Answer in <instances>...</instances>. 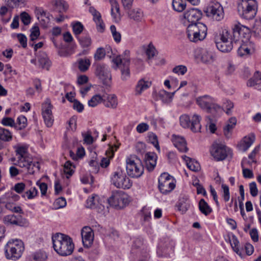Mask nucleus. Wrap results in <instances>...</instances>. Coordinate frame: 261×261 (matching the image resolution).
<instances>
[{"label":"nucleus","instance_id":"cd10ccee","mask_svg":"<svg viewBox=\"0 0 261 261\" xmlns=\"http://www.w3.org/2000/svg\"><path fill=\"white\" fill-rule=\"evenodd\" d=\"M81 72H85L88 70L91 65V61L87 58H79L75 63Z\"/></svg>","mask_w":261,"mask_h":261},{"label":"nucleus","instance_id":"1a4fd4ad","mask_svg":"<svg viewBox=\"0 0 261 261\" xmlns=\"http://www.w3.org/2000/svg\"><path fill=\"white\" fill-rule=\"evenodd\" d=\"M109 203L112 206L121 209L126 206L130 201V197L123 192H113L108 199Z\"/></svg>","mask_w":261,"mask_h":261},{"label":"nucleus","instance_id":"9d476101","mask_svg":"<svg viewBox=\"0 0 261 261\" xmlns=\"http://www.w3.org/2000/svg\"><path fill=\"white\" fill-rule=\"evenodd\" d=\"M230 31L235 45L240 43V42H242L243 40H245V42L250 41L249 40L250 37L249 29L240 23L235 24L232 30Z\"/></svg>","mask_w":261,"mask_h":261},{"label":"nucleus","instance_id":"473e14b6","mask_svg":"<svg viewBox=\"0 0 261 261\" xmlns=\"http://www.w3.org/2000/svg\"><path fill=\"white\" fill-rule=\"evenodd\" d=\"M127 14L130 18L135 21H141L143 14V12L139 8H135L132 10H127Z\"/></svg>","mask_w":261,"mask_h":261},{"label":"nucleus","instance_id":"603ef678","mask_svg":"<svg viewBox=\"0 0 261 261\" xmlns=\"http://www.w3.org/2000/svg\"><path fill=\"white\" fill-rule=\"evenodd\" d=\"M201 60L205 63H209L213 62V56L212 53L204 50L202 54Z\"/></svg>","mask_w":261,"mask_h":261},{"label":"nucleus","instance_id":"c03bdc74","mask_svg":"<svg viewBox=\"0 0 261 261\" xmlns=\"http://www.w3.org/2000/svg\"><path fill=\"white\" fill-rule=\"evenodd\" d=\"M16 152V158L18 159L28 155V148L24 146H17L14 147Z\"/></svg>","mask_w":261,"mask_h":261},{"label":"nucleus","instance_id":"f3484780","mask_svg":"<svg viewBox=\"0 0 261 261\" xmlns=\"http://www.w3.org/2000/svg\"><path fill=\"white\" fill-rule=\"evenodd\" d=\"M3 221L6 225L23 226L27 223V221L21 216H16L13 214L5 216Z\"/></svg>","mask_w":261,"mask_h":261},{"label":"nucleus","instance_id":"7ed1b4c3","mask_svg":"<svg viewBox=\"0 0 261 261\" xmlns=\"http://www.w3.org/2000/svg\"><path fill=\"white\" fill-rule=\"evenodd\" d=\"M257 3L256 0H241L238 5V11L241 17L252 19L256 15Z\"/></svg>","mask_w":261,"mask_h":261},{"label":"nucleus","instance_id":"f03ea898","mask_svg":"<svg viewBox=\"0 0 261 261\" xmlns=\"http://www.w3.org/2000/svg\"><path fill=\"white\" fill-rule=\"evenodd\" d=\"M215 42L218 50L223 53L230 51L235 45L230 31L223 29L215 37Z\"/></svg>","mask_w":261,"mask_h":261},{"label":"nucleus","instance_id":"c756f323","mask_svg":"<svg viewBox=\"0 0 261 261\" xmlns=\"http://www.w3.org/2000/svg\"><path fill=\"white\" fill-rule=\"evenodd\" d=\"M182 158L187 163V165L190 170L193 171H198L200 169V166L198 162L192 160L191 158L183 155Z\"/></svg>","mask_w":261,"mask_h":261},{"label":"nucleus","instance_id":"72a5a7b5","mask_svg":"<svg viewBox=\"0 0 261 261\" xmlns=\"http://www.w3.org/2000/svg\"><path fill=\"white\" fill-rule=\"evenodd\" d=\"M198 207L201 213L204 214L205 216L208 215L212 212V208L210 206V205L204 199H201L200 200L198 203Z\"/></svg>","mask_w":261,"mask_h":261},{"label":"nucleus","instance_id":"a211bd4d","mask_svg":"<svg viewBox=\"0 0 261 261\" xmlns=\"http://www.w3.org/2000/svg\"><path fill=\"white\" fill-rule=\"evenodd\" d=\"M82 241L84 246L89 247L92 244L94 233L92 229L88 226L84 227L81 231Z\"/></svg>","mask_w":261,"mask_h":261},{"label":"nucleus","instance_id":"338daca9","mask_svg":"<svg viewBox=\"0 0 261 261\" xmlns=\"http://www.w3.org/2000/svg\"><path fill=\"white\" fill-rule=\"evenodd\" d=\"M149 125L146 123H141L139 124L137 127L136 130L139 133H143L149 129Z\"/></svg>","mask_w":261,"mask_h":261},{"label":"nucleus","instance_id":"864d4df0","mask_svg":"<svg viewBox=\"0 0 261 261\" xmlns=\"http://www.w3.org/2000/svg\"><path fill=\"white\" fill-rule=\"evenodd\" d=\"M110 30L115 41L117 43H119L121 40V35L119 32L117 31L116 27L114 25H111Z\"/></svg>","mask_w":261,"mask_h":261},{"label":"nucleus","instance_id":"6ab92c4d","mask_svg":"<svg viewBox=\"0 0 261 261\" xmlns=\"http://www.w3.org/2000/svg\"><path fill=\"white\" fill-rule=\"evenodd\" d=\"M113 63L118 67L120 65H130V51L125 50L120 55L113 59Z\"/></svg>","mask_w":261,"mask_h":261},{"label":"nucleus","instance_id":"a19ab883","mask_svg":"<svg viewBox=\"0 0 261 261\" xmlns=\"http://www.w3.org/2000/svg\"><path fill=\"white\" fill-rule=\"evenodd\" d=\"M103 95L101 96L99 94H95L88 101V105L91 107H95L98 104L103 103Z\"/></svg>","mask_w":261,"mask_h":261},{"label":"nucleus","instance_id":"a878e982","mask_svg":"<svg viewBox=\"0 0 261 261\" xmlns=\"http://www.w3.org/2000/svg\"><path fill=\"white\" fill-rule=\"evenodd\" d=\"M37 58L39 67L48 70L51 65V62L48 58L46 53L44 52H39Z\"/></svg>","mask_w":261,"mask_h":261},{"label":"nucleus","instance_id":"4468645a","mask_svg":"<svg viewBox=\"0 0 261 261\" xmlns=\"http://www.w3.org/2000/svg\"><path fill=\"white\" fill-rule=\"evenodd\" d=\"M202 13L201 10L197 8H191L186 10L183 14V17L185 21L184 22L185 25L188 24H197L202 17Z\"/></svg>","mask_w":261,"mask_h":261},{"label":"nucleus","instance_id":"f704fd0d","mask_svg":"<svg viewBox=\"0 0 261 261\" xmlns=\"http://www.w3.org/2000/svg\"><path fill=\"white\" fill-rule=\"evenodd\" d=\"M47 257L45 252L39 251L32 253L30 256L29 261H45Z\"/></svg>","mask_w":261,"mask_h":261},{"label":"nucleus","instance_id":"393cba45","mask_svg":"<svg viewBox=\"0 0 261 261\" xmlns=\"http://www.w3.org/2000/svg\"><path fill=\"white\" fill-rule=\"evenodd\" d=\"M175 187L174 182H168V180H159V189L161 193L166 194L172 191Z\"/></svg>","mask_w":261,"mask_h":261},{"label":"nucleus","instance_id":"5701e85b","mask_svg":"<svg viewBox=\"0 0 261 261\" xmlns=\"http://www.w3.org/2000/svg\"><path fill=\"white\" fill-rule=\"evenodd\" d=\"M255 139V135L253 134L249 135L243 138L239 146L243 151H246L253 143Z\"/></svg>","mask_w":261,"mask_h":261},{"label":"nucleus","instance_id":"49530a36","mask_svg":"<svg viewBox=\"0 0 261 261\" xmlns=\"http://www.w3.org/2000/svg\"><path fill=\"white\" fill-rule=\"evenodd\" d=\"M55 6L60 13L66 12L68 8V4L65 1L62 0H56Z\"/></svg>","mask_w":261,"mask_h":261},{"label":"nucleus","instance_id":"39448f33","mask_svg":"<svg viewBox=\"0 0 261 261\" xmlns=\"http://www.w3.org/2000/svg\"><path fill=\"white\" fill-rule=\"evenodd\" d=\"M196 102L200 108L214 116L222 110V107L215 102V100L208 95L198 97Z\"/></svg>","mask_w":261,"mask_h":261},{"label":"nucleus","instance_id":"3c124183","mask_svg":"<svg viewBox=\"0 0 261 261\" xmlns=\"http://www.w3.org/2000/svg\"><path fill=\"white\" fill-rule=\"evenodd\" d=\"M52 107L53 106L49 101H47L43 103L42 106V115H51V114H53L51 111Z\"/></svg>","mask_w":261,"mask_h":261},{"label":"nucleus","instance_id":"b1692460","mask_svg":"<svg viewBox=\"0 0 261 261\" xmlns=\"http://www.w3.org/2000/svg\"><path fill=\"white\" fill-rule=\"evenodd\" d=\"M103 103L105 107L115 109L118 105L117 97L114 94H104Z\"/></svg>","mask_w":261,"mask_h":261},{"label":"nucleus","instance_id":"052dcab7","mask_svg":"<svg viewBox=\"0 0 261 261\" xmlns=\"http://www.w3.org/2000/svg\"><path fill=\"white\" fill-rule=\"evenodd\" d=\"M221 188L222 189L223 197L224 200L225 202H227L230 199L229 187L226 185L222 184L221 185Z\"/></svg>","mask_w":261,"mask_h":261},{"label":"nucleus","instance_id":"09e8293b","mask_svg":"<svg viewBox=\"0 0 261 261\" xmlns=\"http://www.w3.org/2000/svg\"><path fill=\"white\" fill-rule=\"evenodd\" d=\"M38 190L35 187H32L27 190L22 195V197H27L28 199H32L38 195Z\"/></svg>","mask_w":261,"mask_h":261},{"label":"nucleus","instance_id":"79ce46f5","mask_svg":"<svg viewBox=\"0 0 261 261\" xmlns=\"http://www.w3.org/2000/svg\"><path fill=\"white\" fill-rule=\"evenodd\" d=\"M12 139V133L8 129L0 127V140L5 142H9Z\"/></svg>","mask_w":261,"mask_h":261},{"label":"nucleus","instance_id":"dca6fc26","mask_svg":"<svg viewBox=\"0 0 261 261\" xmlns=\"http://www.w3.org/2000/svg\"><path fill=\"white\" fill-rule=\"evenodd\" d=\"M255 46L253 42L250 41L245 42L242 41V44L238 49V54L241 57H246L255 51Z\"/></svg>","mask_w":261,"mask_h":261},{"label":"nucleus","instance_id":"aec40b11","mask_svg":"<svg viewBox=\"0 0 261 261\" xmlns=\"http://www.w3.org/2000/svg\"><path fill=\"white\" fill-rule=\"evenodd\" d=\"M157 155L153 152H148L145 154L144 160L146 168L148 171L154 169L156 164Z\"/></svg>","mask_w":261,"mask_h":261},{"label":"nucleus","instance_id":"58836bf2","mask_svg":"<svg viewBox=\"0 0 261 261\" xmlns=\"http://www.w3.org/2000/svg\"><path fill=\"white\" fill-rule=\"evenodd\" d=\"M172 7L174 10L181 12L186 7V0H173Z\"/></svg>","mask_w":261,"mask_h":261},{"label":"nucleus","instance_id":"4be33fe9","mask_svg":"<svg viewBox=\"0 0 261 261\" xmlns=\"http://www.w3.org/2000/svg\"><path fill=\"white\" fill-rule=\"evenodd\" d=\"M172 142L177 149L181 152H186L188 151V148L187 146V143L185 139L181 137L173 135Z\"/></svg>","mask_w":261,"mask_h":261},{"label":"nucleus","instance_id":"ddd939ff","mask_svg":"<svg viewBox=\"0 0 261 261\" xmlns=\"http://www.w3.org/2000/svg\"><path fill=\"white\" fill-rule=\"evenodd\" d=\"M95 74L101 81L103 84L110 86L111 83V74L107 65L104 64L96 65Z\"/></svg>","mask_w":261,"mask_h":261},{"label":"nucleus","instance_id":"c9c22d12","mask_svg":"<svg viewBox=\"0 0 261 261\" xmlns=\"http://www.w3.org/2000/svg\"><path fill=\"white\" fill-rule=\"evenodd\" d=\"M174 94V92L171 93L164 90H161L159 92L158 96L163 102L169 103L171 101L172 97Z\"/></svg>","mask_w":261,"mask_h":261},{"label":"nucleus","instance_id":"f8f14e48","mask_svg":"<svg viewBox=\"0 0 261 261\" xmlns=\"http://www.w3.org/2000/svg\"><path fill=\"white\" fill-rule=\"evenodd\" d=\"M16 165L27 170L28 173L33 174L38 172L40 169L39 163L38 162H33L32 159L28 155L17 159Z\"/></svg>","mask_w":261,"mask_h":261},{"label":"nucleus","instance_id":"680f3d73","mask_svg":"<svg viewBox=\"0 0 261 261\" xmlns=\"http://www.w3.org/2000/svg\"><path fill=\"white\" fill-rule=\"evenodd\" d=\"M40 35L39 28L38 26H34L31 30L30 39L34 41L37 39Z\"/></svg>","mask_w":261,"mask_h":261},{"label":"nucleus","instance_id":"2eb2a0df","mask_svg":"<svg viewBox=\"0 0 261 261\" xmlns=\"http://www.w3.org/2000/svg\"><path fill=\"white\" fill-rule=\"evenodd\" d=\"M126 171L128 175L132 178H139L143 174L144 167L141 164H137L134 160L126 161Z\"/></svg>","mask_w":261,"mask_h":261},{"label":"nucleus","instance_id":"a18cd8bd","mask_svg":"<svg viewBox=\"0 0 261 261\" xmlns=\"http://www.w3.org/2000/svg\"><path fill=\"white\" fill-rule=\"evenodd\" d=\"M148 138L149 142H150L156 149V150L160 152V147L159 146V143L158 139L157 136L152 132H149L148 133Z\"/></svg>","mask_w":261,"mask_h":261},{"label":"nucleus","instance_id":"ea45409f","mask_svg":"<svg viewBox=\"0 0 261 261\" xmlns=\"http://www.w3.org/2000/svg\"><path fill=\"white\" fill-rule=\"evenodd\" d=\"M27 126V118L21 115L18 117L16 120V123H15L14 127L18 130H21L25 128Z\"/></svg>","mask_w":261,"mask_h":261},{"label":"nucleus","instance_id":"0eeeda50","mask_svg":"<svg viewBox=\"0 0 261 261\" xmlns=\"http://www.w3.org/2000/svg\"><path fill=\"white\" fill-rule=\"evenodd\" d=\"M210 153L216 161H223L227 157L231 158L232 155V152L230 148L223 144L216 142L212 144Z\"/></svg>","mask_w":261,"mask_h":261},{"label":"nucleus","instance_id":"8fccbe9b","mask_svg":"<svg viewBox=\"0 0 261 261\" xmlns=\"http://www.w3.org/2000/svg\"><path fill=\"white\" fill-rule=\"evenodd\" d=\"M73 33L77 37L81 34L84 30V25L79 21H76L72 23V25Z\"/></svg>","mask_w":261,"mask_h":261},{"label":"nucleus","instance_id":"5fc2aeb1","mask_svg":"<svg viewBox=\"0 0 261 261\" xmlns=\"http://www.w3.org/2000/svg\"><path fill=\"white\" fill-rule=\"evenodd\" d=\"M82 183L86 186L83 188L85 193H88L91 192L95 187L94 180H82Z\"/></svg>","mask_w":261,"mask_h":261},{"label":"nucleus","instance_id":"bf43d9fd","mask_svg":"<svg viewBox=\"0 0 261 261\" xmlns=\"http://www.w3.org/2000/svg\"><path fill=\"white\" fill-rule=\"evenodd\" d=\"M54 205L56 209L64 207L66 205L65 198L63 197L57 198L54 202Z\"/></svg>","mask_w":261,"mask_h":261},{"label":"nucleus","instance_id":"e2e57ef3","mask_svg":"<svg viewBox=\"0 0 261 261\" xmlns=\"http://www.w3.org/2000/svg\"><path fill=\"white\" fill-rule=\"evenodd\" d=\"M2 124L6 126L14 127L15 121L14 120L10 117H4L2 119L1 121Z\"/></svg>","mask_w":261,"mask_h":261},{"label":"nucleus","instance_id":"c85d7f7f","mask_svg":"<svg viewBox=\"0 0 261 261\" xmlns=\"http://www.w3.org/2000/svg\"><path fill=\"white\" fill-rule=\"evenodd\" d=\"M151 85V82L145 81L143 79L140 80L136 86V95H141L143 91L149 88Z\"/></svg>","mask_w":261,"mask_h":261},{"label":"nucleus","instance_id":"69168bd1","mask_svg":"<svg viewBox=\"0 0 261 261\" xmlns=\"http://www.w3.org/2000/svg\"><path fill=\"white\" fill-rule=\"evenodd\" d=\"M173 72L178 74L184 75L187 71V68L185 66H176L173 69Z\"/></svg>","mask_w":261,"mask_h":261},{"label":"nucleus","instance_id":"de8ad7c7","mask_svg":"<svg viewBox=\"0 0 261 261\" xmlns=\"http://www.w3.org/2000/svg\"><path fill=\"white\" fill-rule=\"evenodd\" d=\"M121 72V79L123 81L127 80L130 76L129 65H120Z\"/></svg>","mask_w":261,"mask_h":261},{"label":"nucleus","instance_id":"f257e3e1","mask_svg":"<svg viewBox=\"0 0 261 261\" xmlns=\"http://www.w3.org/2000/svg\"><path fill=\"white\" fill-rule=\"evenodd\" d=\"M53 247L60 255L67 256L73 252L74 245L72 239L62 233H57L52 238Z\"/></svg>","mask_w":261,"mask_h":261},{"label":"nucleus","instance_id":"bb28decb","mask_svg":"<svg viewBox=\"0 0 261 261\" xmlns=\"http://www.w3.org/2000/svg\"><path fill=\"white\" fill-rule=\"evenodd\" d=\"M101 205L98 195L93 194L89 196L86 202V207L91 209L96 208Z\"/></svg>","mask_w":261,"mask_h":261},{"label":"nucleus","instance_id":"6e6d98bb","mask_svg":"<svg viewBox=\"0 0 261 261\" xmlns=\"http://www.w3.org/2000/svg\"><path fill=\"white\" fill-rule=\"evenodd\" d=\"M106 51L103 48L99 47L97 49L94 55V58L96 61H99L105 57Z\"/></svg>","mask_w":261,"mask_h":261},{"label":"nucleus","instance_id":"9b49d317","mask_svg":"<svg viewBox=\"0 0 261 261\" xmlns=\"http://www.w3.org/2000/svg\"><path fill=\"white\" fill-rule=\"evenodd\" d=\"M203 11L207 17L216 21H220L224 18L223 8L218 2H210Z\"/></svg>","mask_w":261,"mask_h":261},{"label":"nucleus","instance_id":"2f4dec72","mask_svg":"<svg viewBox=\"0 0 261 261\" xmlns=\"http://www.w3.org/2000/svg\"><path fill=\"white\" fill-rule=\"evenodd\" d=\"M261 82V72L256 71L254 73L252 77L250 78L247 83L248 87H255Z\"/></svg>","mask_w":261,"mask_h":261},{"label":"nucleus","instance_id":"4c0bfd02","mask_svg":"<svg viewBox=\"0 0 261 261\" xmlns=\"http://www.w3.org/2000/svg\"><path fill=\"white\" fill-rule=\"evenodd\" d=\"M112 184L117 188L128 189L133 185L132 180H113Z\"/></svg>","mask_w":261,"mask_h":261},{"label":"nucleus","instance_id":"13d9d810","mask_svg":"<svg viewBox=\"0 0 261 261\" xmlns=\"http://www.w3.org/2000/svg\"><path fill=\"white\" fill-rule=\"evenodd\" d=\"M177 210L182 213L186 212L189 208V205L184 200H180L176 205Z\"/></svg>","mask_w":261,"mask_h":261},{"label":"nucleus","instance_id":"6e6552de","mask_svg":"<svg viewBox=\"0 0 261 261\" xmlns=\"http://www.w3.org/2000/svg\"><path fill=\"white\" fill-rule=\"evenodd\" d=\"M179 120L182 127L190 128L193 132H198L201 129V117L199 115L195 114L191 118L188 115H182L180 117Z\"/></svg>","mask_w":261,"mask_h":261},{"label":"nucleus","instance_id":"37998d69","mask_svg":"<svg viewBox=\"0 0 261 261\" xmlns=\"http://www.w3.org/2000/svg\"><path fill=\"white\" fill-rule=\"evenodd\" d=\"M75 166L70 161H67L64 166V172L66 178H69L74 173Z\"/></svg>","mask_w":261,"mask_h":261},{"label":"nucleus","instance_id":"412c9836","mask_svg":"<svg viewBox=\"0 0 261 261\" xmlns=\"http://www.w3.org/2000/svg\"><path fill=\"white\" fill-rule=\"evenodd\" d=\"M77 38L81 47L84 48H87L84 49L77 56H81L88 54L89 50V47L92 44V40L91 37L89 35H86L85 36H82L81 37H77Z\"/></svg>","mask_w":261,"mask_h":261},{"label":"nucleus","instance_id":"423d86ee","mask_svg":"<svg viewBox=\"0 0 261 261\" xmlns=\"http://www.w3.org/2000/svg\"><path fill=\"white\" fill-rule=\"evenodd\" d=\"M24 249L23 243L21 240L9 241L5 246L6 256L8 259L16 260L21 257Z\"/></svg>","mask_w":261,"mask_h":261},{"label":"nucleus","instance_id":"0e129e2a","mask_svg":"<svg viewBox=\"0 0 261 261\" xmlns=\"http://www.w3.org/2000/svg\"><path fill=\"white\" fill-rule=\"evenodd\" d=\"M20 19L22 21V22L24 25H28L30 22H31V17L29 15L28 13H27L25 12H23L20 14Z\"/></svg>","mask_w":261,"mask_h":261},{"label":"nucleus","instance_id":"774afa93","mask_svg":"<svg viewBox=\"0 0 261 261\" xmlns=\"http://www.w3.org/2000/svg\"><path fill=\"white\" fill-rule=\"evenodd\" d=\"M25 184L23 182H19L15 185V186L12 188L16 193L18 194H20L22 193V192L25 189Z\"/></svg>","mask_w":261,"mask_h":261},{"label":"nucleus","instance_id":"4d7b16f0","mask_svg":"<svg viewBox=\"0 0 261 261\" xmlns=\"http://www.w3.org/2000/svg\"><path fill=\"white\" fill-rule=\"evenodd\" d=\"M89 12L92 15L93 20L95 22H99L101 20V16L100 13L97 11L94 7H90L89 8Z\"/></svg>","mask_w":261,"mask_h":261},{"label":"nucleus","instance_id":"e433bc0d","mask_svg":"<svg viewBox=\"0 0 261 261\" xmlns=\"http://www.w3.org/2000/svg\"><path fill=\"white\" fill-rule=\"evenodd\" d=\"M230 243L233 250L240 256H242L243 255V249L239 248V242L235 236H232L230 240Z\"/></svg>","mask_w":261,"mask_h":261},{"label":"nucleus","instance_id":"20e7f679","mask_svg":"<svg viewBox=\"0 0 261 261\" xmlns=\"http://www.w3.org/2000/svg\"><path fill=\"white\" fill-rule=\"evenodd\" d=\"M187 30L188 38L193 42L204 40L207 35V27L201 22L188 24Z\"/></svg>","mask_w":261,"mask_h":261},{"label":"nucleus","instance_id":"7c9ffc66","mask_svg":"<svg viewBox=\"0 0 261 261\" xmlns=\"http://www.w3.org/2000/svg\"><path fill=\"white\" fill-rule=\"evenodd\" d=\"M111 6V15L116 20L120 19L119 5L116 0H110Z\"/></svg>","mask_w":261,"mask_h":261}]
</instances>
